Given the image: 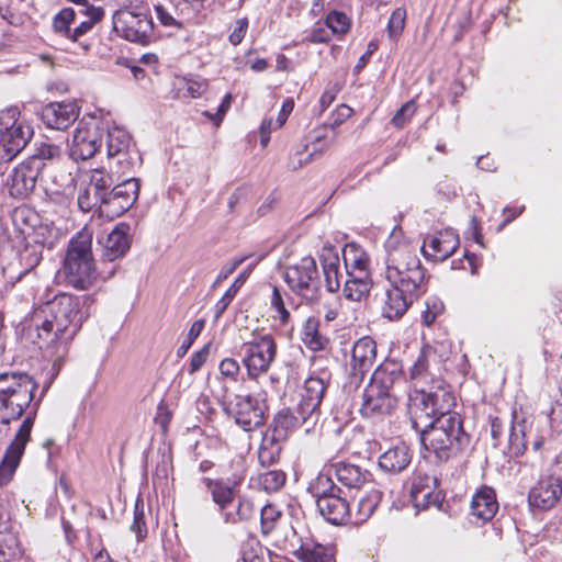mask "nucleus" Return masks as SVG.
Here are the masks:
<instances>
[{
    "label": "nucleus",
    "instance_id": "c9c22d12",
    "mask_svg": "<svg viewBox=\"0 0 562 562\" xmlns=\"http://www.w3.org/2000/svg\"><path fill=\"white\" fill-rule=\"evenodd\" d=\"M349 279L345 283L344 295L346 299L355 302L361 301L370 291V281L368 276H355L349 272Z\"/></svg>",
    "mask_w": 562,
    "mask_h": 562
},
{
    "label": "nucleus",
    "instance_id": "c03bdc74",
    "mask_svg": "<svg viewBox=\"0 0 562 562\" xmlns=\"http://www.w3.org/2000/svg\"><path fill=\"white\" fill-rule=\"evenodd\" d=\"M386 258H391L393 254L402 250L415 251V249L403 240V231L400 226H395L385 241Z\"/></svg>",
    "mask_w": 562,
    "mask_h": 562
},
{
    "label": "nucleus",
    "instance_id": "ddd939ff",
    "mask_svg": "<svg viewBox=\"0 0 562 562\" xmlns=\"http://www.w3.org/2000/svg\"><path fill=\"white\" fill-rule=\"evenodd\" d=\"M41 172L42 165L34 158H27L13 168L5 181L11 196L27 198L34 191Z\"/></svg>",
    "mask_w": 562,
    "mask_h": 562
},
{
    "label": "nucleus",
    "instance_id": "a18cd8bd",
    "mask_svg": "<svg viewBox=\"0 0 562 562\" xmlns=\"http://www.w3.org/2000/svg\"><path fill=\"white\" fill-rule=\"evenodd\" d=\"M76 12L70 8L63 9L53 21V27L56 33L69 38L71 33L70 25L75 23Z\"/></svg>",
    "mask_w": 562,
    "mask_h": 562
},
{
    "label": "nucleus",
    "instance_id": "774afa93",
    "mask_svg": "<svg viewBox=\"0 0 562 562\" xmlns=\"http://www.w3.org/2000/svg\"><path fill=\"white\" fill-rule=\"evenodd\" d=\"M281 450L267 447H259L258 459L261 465L269 467L273 464L280 457Z\"/></svg>",
    "mask_w": 562,
    "mask_h": 562
},
{
    "label": "nucleus",
    "instance_id": "c756f323",
    "mask_svg": "<svg viewBox=\"0 0 562 562\" xmlns=\"http://www.w3.org/2000/svg\"><path fill=\"white\" fill-rule=\"evenodd\" d=\"M428 395H430L431 406L435 408V417L442 416L443 414H457L452 412L456 405V397L450 386L443 380L427 387Z\"/></svg>",
    "mask_w": 562,
    "mask_h": 562
},
{
    "label": "nucleus",
    "instance_id": "393cba45",
    "mask_svg": "<svg viewBox=\"0 0 562 562\" xmlns=\"http://www.w3.org/2000/svg\"><path fill=\"white\" fill-rule=\"evenodd\" d=\"M413 458V451L404 442L390 447L380 454L378 465L386 474L395 475L405 471Z\"/></svg>",
    "mask_w": 562,
    "mask_h": 562
},
{
    "label": "nucleus",
    "instance_id": "680f3d73",
    "mask_svg": "<svg viewBox=\"0 0 562 562\" xmlns=\"http://www.w3.org/2000/svg\"><path fill=\"white\" fill-rule=\"evenodd\" d=\"M52 180L57 186V191H66L75 186V177L72 173L63 168L55 170Z\"/></svg>",
    "mask_w": 562,
    "mask_h": 562
},
{
    "label": "nucleus",
    "instance_id": "8fccbe9b",
    "mask_svg": "<svg viewBox=\"0 0 562 562\" xmlns=\"http://www.w3.org/2000/svg\"><path fill=\"white\" fill-rule=\"evenodd\" d=\"M255 514V507L251 501L247 498H239L236 513H226L225 521L229 524H236L238 521H247Z\"/></svg>",
    "mask_w": 562,
    "mask_h": 562
},
{
    "label": "nucleus",
    "instance_id": "aec40b11",
    "mask_svg": "<svg viewBox=\"0 0 562 562\" xmlns=\"http://www.w3.org/2000/svg\"><path fill=\"white\" fill-rule=\"evenodd\" d=\"M79 111L76 102H52L42 109L41 120L48 128L64 131L76 122Z\"/></svg>",
    "mask_w": 562,
    "mask_h": 562
},
{
    "label": "nucleus",
    "instance_id": "a211bd4d",
    "mask_svg": "<svg viewBox=\"0 0 562 562\" xmlns=\"http://www.w3.org/2000/svg\"><path fill=\"white\" fill-rule=\"evenodd\" d=\"M459 245V236L453 231L446 229L428 235L424 240L422 251L427 259L443 261L456 252Z\"/></svg>",
    "mask_w": 562,
    "mask_h": 562
},
{
    "label": "nucleus",
    "instance_id": "2f4dec72",
    "mask_svg": "<svg viewBox=\"0 0 562 562\" xmlns=\"http://www.w3.org/2000/svg\"><path fill=\"white\" fill-rule=\"evenodd\" d=\"M402 379V366L395 361H386L382 363L373 372L369 384L392 393L395 383Z\"/></svg>",
    "mask_w": 562,
    "mask_h": 562
},
{
    "label": "nucleus",
    "instance_id": "0e129e2a",
    "mask_svg": "<svg viewBox=\"0 0 562 562\" xmlns=\"http://www.w3.org/2000/svg\"><path fill=\"white\" fill-rule=\"evenodd\" d=\"M271 307L276 310L277 315L282 323L288 322V319L290 317V313L285 308L283 297L281 295L280 290L277 286H273V290H272Z\"/></svg>",
    "mask_w": 562,
    "mask_h": 562
},
{
    "label": "nucleus",
    "instance_id": "ea45409f",
    "mask_svg": "<svg viewBox=\"0 0 562 562\" xmlns=\"http://www.w3.org/2000/svg\"><path fill=\"white\" fill-rule=\"evenodd\" d=\"M411 499L413 502L414 507L417 508L418 510L427 509L430 506L439 508L442 502V495L441 492L438 491V488H436L435 491L426 488V491L423 490L419 493L411 495Z\"/></svg>",
    "mask_w": 562,
    "mask_h": 562
},
{
    "label": "nucleus",
    "instance_id": "6e6552de",
    "mask_svg": "<svg viewBox=\"0 0 562 562\" xmlns=\"http://www.w3.org/2000/svg\"><path fill=\"white\" fill-rule=\"evenodd\" d=\"M33 136V128L15 119V111L8 110L0 114V148L2 158L12 159L21 153Z\"/></svg>",
    "mask_w": 562,
    "mask_h": 562
},
{
    "label": "nucleus",
    "instance_id": "e2e57ef3",
    "mask_svg": "<svg viewBox=\"0 0 562 562\" xmlns=\"http://www.w3.org/2000/svg\"><path fill=\"white\" fill-rule=\"evenodd\" d=\"M509 447L514 454H522L526 450V442L524 440V430L522 427L520 429L517 426L512 427V431L509 434Z\"/></svg>",
    "mask_w": 562,
    "mask_h": 562
},
{
    "label": "nucleus",
    "instance_id": "f3484780",
    "mask_svg": "<svg viewBox=\"0 0 562 562\" xmlns=\"http://www.w3.org/2000/svg\"><path fill=\"white\" fill-rule=\"evenodd\" d=\"M342 241L335 244L329 240L325 241L318 259L323 267L325 288L328 292H337L340 288V251L344 249Z\"/></svg>",
    "mask_w": 562,
    "mask_h": 562
},
{
    "label": "nucleus",
    "instance_id": "7ed1b4c3",
    "mask_svg": "<svg viewBox=\"0 0 562 562\" xmlns=\"http://www.w3.org/2000/svg\"><path fill=\"white\" fill-rule=\"evenodd\" d=\"M419 432L425 449L432 452L438 461L457 457L469 445L459 414L438 416Z\"/></svg>",
    "mask_w": 562,
    "mask_h": 562
},
{
    "label": "nucleus",
    "instance_id": "f257e3e1",
    "mask_svg": "<svg viewBox=\"0 0 562 562\" xmlns=\"http://www.w3.org/2000/svg\"><path fill=\"white\" fill-rule=\"evenodd\" d=\"M36 389V382L26 373H0V423L8 425L11 420L19 419L29 408L31 409L0 463V487L11 480L24 453L25 446L31 439L38 406V402L33 403Z\"/></svg>",
    "mask_w": 562,
    "mask_h": 562
},
{
    "label": "nucleus",
    "instance_id": "39448f33",
    "mask_svg": "<svg viewBox=\"0 0 562 562\" xmlns=\"http://www.w3.org/2000/svg\"><path fill=\"white\" fill-rule=\"evenodd\" d=\"M315 382L316 380L313 376L306 379L304 392L296 408L297 415L289 408H283L276 414L270 428L277 432L279 439L286 440L292 431L299 427H302L306 435L313 432L316 426V416H314L316 412Z\"/></svg>",
    "mask_w": 562,
    "mask_h": 562
},
{
    "label": "nucleus",
    "instance_id": "bf43d9fd",
    "mask_svg": "<svg viewBox=\"0 0 562 562\" xmlns=\"http://www.w3.org/2000/svg\"><path fill=\"white\" fill-rule=\"evenodd\" d=\"M131 531L136 535L137 540H142L147 535V528L144 520V507L139 501L135 504L134 521L131 525Z\"/></svg>",
    "mask_w": 562,
    "mask_h": 562
},
{
    "label": "nucleus",
    "instance_id": "9d476101",
    "mask_svg": "<svg viewBox=\"0 0 562 562\" xmlns=\"http://www.w3.org/2000/svg\"><path fill=\"white\" fill-rule=\"evenodd\" d=\"M240 350L244 355L243 363L252 380L266 373L276 357V344L270 335L255 337L244 342Z\"/></svg>",
    "mask_w": 562,
    "mask_h": 562
},
{
    "label": "nucleus",
    "instance_id": "1a4fd4ad",
    "mask_svg": "<svg viewBox=\"0 0 562 562\" xmlns=\"http://www.w3.org/2000/svg\"><path fill=\"white\" fill-rule=\"evenodd\" d=\"M318 514L335 526L345 525L352 518V512L341 496V490L329 479L323 482V476H318Z\"/></svg>",
    "mask_w": 562,
    "mask_h": 562
},
{
    "label": "nucleus",
    "instance_id": "37998d69",
    "mask_svg": "<svg viewBox=\"0 0 562 562\" xmlns=\"http://www.w3.org/2000/svg\"><path fill=\"white\" fill-rule=\"evenodd\" d=\"M87 186L82 189L78 194V206L82 212H90L95 206H99L101 212H103V196L99 195L95 191Z\"/></svg>",
    "mask_w": 562,
    "mask_h": 562
},
{
    "label": "nucleus",
    "instance_id": "79ce46f5",
    "mask_svg": "<svg viewBox=\"0 0 562 562\" xmlns=\"http://www.w3.org/2000/svg\"><path fill=\"white\" fill-rule=\"evenodd\" d=\"M445 305L437 296H429L425 301V308L422 311V323L430 326L443 313Z\"/></svg>",
    "mask_w": 562,
    "mask_h": 562
},
{
    "label": "nucleus",
    "instance_id": "423d86ee",
    "mask_svg": "<svg viewBox=\"0 0 562 562\" xmlns=\"http://www.w3.org/2000/svg\"><path fill=\"white\" fill-rule=\"evenodd\" d=\"M385 278L392 286L422 295L426 291V274L415 251L402 250L385 260Z\"/></svg>",
    "mask_w": 562,
    "mask_h": 562
},
{
    "label": "nucleus",
    "instance_id": "20e7f679",
    "mask_svg": "<svg viewBox=\"0 0 562 562\" xmlns=\"http://www.w3.org/2000/svg\"><path fill=\"white\" fill-rule=\"evenodd\" d=\"M64 273L68 284L87 290L98 279V271L92 256V233L82 229L74 236L64 259Z\"/></svg>",
    "mask_w": 562,
    "mask_h": 562
},
{
    "label": "nucleus",
    "instance_id": "cd10ccee",
    "mask_svg": "<svg viewBox=\"0 0 562 562\" xmlns=\"http://www.w3.org/2000/svg\"><path fill=\"white\" fill-rule=\"evenodd\" d=\"M130 226L126 224H119L108 235L102 250V261H115L126 255L131 247L128 238Z\"/></svg>",
    "mask_w": 562,
    "mask_h": 562
},
{
    "label": "nucleus",
    "instance_id": "dca6fc26",
    "mask_svg": "<svg viewBox=\"0 0 562 562\" xmlns=\"http://www.w3.org/2000/svg\"><path fill=\"white\" fill-rule=\"evenodd\" d=\"M562 496V479L548 475L540 479L528 494L530 507L541 510L553 508Z\"/></svg>",
    "mask_w": 562,
    "mask_h": 562
},
{
    "label": "nucleus",
    "instance_id": "b1692460",
    "mask_svg": "<svg viewBox=\"0 0 562 562\" xmlns=\"http://www.w3.org/2000/svg\"><path fill=\"white\" fill-rule=\"evenodd\" d=\"M376 357L375 341L370 337H362L353 345L351 352V373L356 380H361L364 372L373 366Z\"/></svg>",
    "mask_w": 562,
    "mask_h": 562
},
{
    "label": "nucleus",
    "instance_id": "5fc2aeb1",
    "mask_svg": "<svg viewBox=\"0 0 562 562\" xmlns=\"http://www.w3.org/2000/svg\"><path fill=\"white\" fill-rule=\"evenodd\" d=\"M111 184L112 179L109 175L95 170L90 178L89 187L93 188L92 190L99 193V195L105 198L108 192L110 191L109 188L111 187Z\"/></svg>",
    "mask_w": 562,
    "mask_h": 562
},
{
    "label": "nucleus",
    "instance_id": "4d7b16f0",
    "mask_svg": "<svg viewBox=\"0 0 562 562\" xmlns=\"http://www.w3.org/2000/svg\"><path fill=\"white\" fill-rule=\"evenodd\" d=\"M438 485V480L436 476H431L425 473H417L412 482L411 495L422 492L426 488L430 491H435Z\"/></svg>",
    "mask_w": 562,
    "mask_h": 562
},
{
    "label": "nucleus",
    "instance_id": "f03ea898",
    "mask_svg": "<svg viewBox=\"0 0 562 562\" xmlns=\"http://www.w3.org/2000/svg\"><path fill=\"white\" fill-rule=\"evenodd\" d=\"M86 299L60 293L41 305L33 315L40 349L54 362L61 361L88 314L82 311Z\"/></svg>",
    "mask_w": 562,
    "mask_h": 562
},
{
    "label": "nucleus",
    "instance_id": "052dcab7",
    "mask_svg": "<svg viewBox=\"0 0 562 562\" xmlns=\"http://www.w3.org/2000/svg\"><path fill=\"white\" fill-rule=\"evenodd\" d=\"M294 554L301 562H316V542L312 538L302 540Z\"/></svg>",
    "mask_w": 562,
    "mask_h": 562
},
{
    "label": "nucleus",
    "instance_id": "e433bc0d",
    "mask_svg": "<svg viewBox=\"0 0 562 562\" xmlns=\"http://www.w3.org/2000/svg\"><path fill=\"white\" fill-rule=\"evenodd\" d=\"M380 502V493L372 491L366 496L361 497L357 504V510L352 513L350 522L355 525L367 521L378 507Z\"/></svg>",
    "mask_w": 562,
    "mask_h": 562
},
{
    "label": "nucleus",
    "instance_id": "09e8293b",
    "mask_svg": "<svg viewBox=\"0 0 562 562\" xmlns=\"http://www.w3.org/2000/svg\"><path fill=\"white\" fill-rule=\"evenodd\" d=\"M325 26L331 34H345L350 29V19L344 12L333 11L327 15Z\"/></svg>",
    "mask_w": 562,
    "mask_h": 562
},
{
    "label": "nucleus",
    "instance_id": "0eeeda50",
    "mask_svg": "<svg viewBox=\"0 0 562 562\" xmlns=\"http://www.w3.org/2000/svg\"><path fill=\"white\" fill-rule=\"evenodd\" d=\"M106 155L110 160H115L122 173L131 172L142 162V157L135 148L130 133L119 126L106 130Z\"/></svg>",
    "mask_w": 562,
    "mask_h": 562
},
{
    "label": "nucleus",
    "instance_id": "338daca9",
    "mask_svg": "<svg viewBox=\"0 0 562 562\" xmlns=\"http://www.w3.org/2000/svg\"><path fill=\"white\" fill-rule=\"evenodd\" d=\"M220 372L223 376L236 381L240 372L239 363L233 358L223 359L220 363Z\"/></svg>",
    "mask_w": 562,
    "mask_h": 562
},
{
    "label": "nucleus",
    "instance_id": "bb28decb",
    "mask_svg": "<svg viewBox=\"0 0 562 562\" xmlns=\"http://www.w3.org/2000/svg\"><path fill=\"white\" fill-rule=\"evenodd\" d=\"M21 554L15 531L9 513L0 506V562H10Z\"/></svg>",
    "mask_w": 562,
    "mask_h": 562
},
{
    "label": "nucleus",
    "instance_id": "412c9836",
    "mask_svg": "<svg viewBox=\"0 0 562 562\" xmlns=\"http://www.w3.org/2000/svg\"><path fill=\"white\" fill-rule=\"evenodd\" d=\"M236 424L246 431H251L265 422L263 408L259 402L247 396H236V402L231 409Z\"/></svg>",
    "mask_w": 562,
    "mask_h": 562
},
{
    "label": "nucleus",
    "instance_id": "4be33fe9",
    "mask_svg": "<svg viewBox=\"0 0 562 562\" xmlns=\"http://www.w3.org/2000/svg\"><path fill=\"white\" fill-rule=\"evenodd\" d=\"M408 413L412 426L416 431H422L435 417V408L431 406L427 387H415L408 395Z\"/></svg>",
    "mask_w": 562,
    "mask_h": 562
},
{
    "label": "nucleus",
    "instance_id": "c85d7f7f",
    "mask_svg": "<svg viewBox=\"0 0 562 562\" xmlns=\"http://www.w3.org/2000/svg\"><path fill=\"white\" fill-rule=\"evenodd\" d=\"M418 296V294L408 293L404 289L392 286L385 292L382 315L391 321L401 318Z\"/></svg>",
    "mask_w": 562,
    "mask_h": 562
},
{
    "label": "nucleus",
    "instance_id": "5701e85b",
    "mask_svg": "<svg viewBox=\"0 0 562 562\" xmlns=\"http://www.w3.org/2000/svg\"><path fill=\"white\" fill-rule=\"evenodd\" d=\"M367 475L368 472L360 467L345 462L325 465L318 473V476H323V482H326V479L334 482L333 476H335L341 484L350 488H359L367 481Z\"/></svg>",
    "mask_w": 562,
    "mask_h": 562
},
{
    "label": "nucleus",
    "instance_id": "a19ab883",
    "mask_svg": "<svg viewBox=\"0 0 562 562\" xmlns=\"http://www.w3.org/2000/svg\"><path fill=\"white\" fill-rule=\"evenodd\" d=\"M42 260L41 252L33 246H26L19 252V262L23 267L18 272L16 280L22 279L23 276L32 271Z\"/></svg>",
    "mask_w": 562,
    "mask_h": 562
},
{
    "label": "nucleus",
    "instance_id": "69168bd1",
    "mask_svg": "<svg viewBox=\"0 0 562 562\" xmlns=\"http://www.w3.org/2000/svg\"><path fill=\"white\" fill-rule=\"evenodd\" d=\"M248 24L249 22L247 18L238 19L235 22L234 29L228 35V41L232 45L236 46L241 43L247 33Z\"/></svg>",
    "mask_w": 562,
    "mask_h": 562
},
{
    "label": "nucleus",
    "instance_id": "f8f14e48",
    "mask_svg": "<svg viewBox=\"0 0 562 562\" xmlns=\"http://www.w3.org/2000/svg\"><path fill=\"white\" fill-rule=\"evenodd\" d=\"M103 128L94 117L79 123L72 137L70 156L74 160H87L95 155L102 146Z\"/></svg>",
    "mask_w": 562,
    "mask_h": 562
},
{
    "label": "nucleus",
    "instance_id": "6ab92c4d",
    "mask_svg": "<svg viewBox=\"0 0 562 562\" xmlns=\"http://www.w3.org/2000/svg\"><path fill=\"white\" fill-rule=\"evenodd\" d=\"M396 404L397 400L393 393H386L378 386L368 384L362 394L360 413L363 417L389 415Z\"/></svg>",
    "mask_w": 562,
    "mask_h": 562
},
{
    "label": "nucleus",
    "instance_id": "72a5a7b5",
    "mask_svg": "<svg viewBox=\"0 0 562 562\" xmlns=\"http://www.w3.org/2000/svg\"><path fill=\"white\" fill-rule=\"evenodd\" d=\"M202 482L221 510H224L233 503L235 498L233 486L226 484L223 480H212L209 477H203Z\"/></svg>",
    "mask_w": 562,
    "mask_h": 562
},
{
    "label": "nucleus",
    "instance_id": "3c124183",
    "mask_svg": "<svg viewBox=\"0 0 562 562\" xmlns=\"http://www.w3.org/2000/svg\"><path fill=\"white\" fill-rule=\"evenodd\" d=\"M60 155L61 149L58 145L50 143H42L40 146L36 147L35 153L29 158L40 160L43 170L45 167L44 160H54L59 158Z\"/></svg>",
    "mask_w": 562,
    "mask_h": 562
},
{
    "label": "nucleus",
    "instance_id": "f704fd0d",
    "mask_svg": "<svg viewBox=\"0 0 562 562\" xmlns=\"http://www.w3.org/2000/svg\"><path fill=\"white\" fill-rule=\"evenodd\" d=\"M79 12L82 14L86 13L89 16V19L80 22L79 25H77L71 31L69 38L74 43H78L83 52H87L89 49V44L86 42H80L79 38L82 35H85L88 31H90L97 22L101 21V19L104 15V11L101 8L89 7L86 9H80Z\"/></svg>",
    "mask_w": 562,
    "mask_h": 562
},
{
    "label": "nucleus",
    "instance_id": "58836bf2",
    "mask_svg": "<svg viewBox=\"0 0 562 562\" xmlns=\"http://www.w3.org/2000/svg\"><path fill=\"white\" fill-rule=\"evenodd\" d=\"M154 10L156 12L157 19L161 25L166 27H173L177 30H182L184 27L183 22L179 18L177 10L172 8L171 4H162L158 3L154 5Z\"/></svg>",
    "mask_w": 562,
    "mask_h": 562
},
{
    "label": "nucleus",
    "instance_id": "49530a36",
    "mask_svg": "<svg viewBox=\"0 0 562 562\" xmlns=\"http://www.w3.org/2000/svg\"><path fill=\"white\" fill-rule=\"evenodd\" d=\"M406 16L407 13L404 8H396L392 12L386 26L387 35L391 40H397L402 35L406 23Z\"/></svg>",
    "mask_w": 562,
    "mask_h": 562
},
{
    "label": "nucleus",
    "instance_id": "9b49d317",
    "mask_svg": "<svg viewBox=\"0 0 562 562\" xmlns=\"http://www.w3.org/2000/svg\"><path fill=\"white\" fill-rule=\"evenodd\" d=\"M113 30L130 42L148 44L154 35L151 19L142 12L119 10L113 15Z\"/></svg>",
    "mask_w": 562,
    "mask_h": 562
},
{
    "label": "nucleus",
    "instance_id": "4468645a",
    "mask_svg": "<svg viewBox=\"0 0 562 562\" xmlns=\"http://www.w3.org/2000/svg\"><path fill=\"white\" fill-rule=\"evenodd\" d=\"M139 182L136 178H128L113 187L103 198V213L116 217L130 210L137 201Z\"/></svg>",
    "mask_w": 562,
    "mask_h": 562
},
{
    "label": "nucleus",
    "instance_id": "7c9ffc66",
    "mask_svg": "<svg viewBox=\"0 0 562 562\" xmlns=\"http://www.w3.org/2000/svg\"><path fill=\"white\" fill-rule=\"evenodd\" d=\"M498 509V503L493 488L484 486L479 490L471 502V510L474 516L483 521L491 520Z\"/></svg>",
    "mask_w": 562,
    "mask_h": 562
},
{
    "label": "nucleus",
    "instance_id": "2eb2a0df",
    "mask_svg": "<svg viewBox=\"0 0 562 562\" xmlns=\"http://www.w3.org/2000/svg\"><path fill=\"white\" fill-rule=\"evenodd\" d=\"M316 268L313 258H305L300 266L286 272L289 285L302 297L313 302L316 299Z\"/></svg>",
    "mask_w": 562,
    "mask_h": 562
},
{
    "label": "nucleus",
    "instance_id": "473e14b6",
    "mask_svg": "<svg viewBox=\"0 0 562 562\" xmlns=\"http://www.w3.org/2000/svg\"><path fill=\"white\" fill-rule=\"evenodd\" d=\"M263 259V256H259L256 261L248 265V267L238 274L233 284L226 290L224 295L217 301L215 304V318H220L228 305L232 303L233 299L237 294L240 286L246 282L249 278L250 273L258 265L259 261Z\"/></svg>",
    "mask_w": 562,
    "mask_h": 562
},
{
    "label": "nucleus",
    "instance_id": "4c0bfd02",
    "mask_svg": "<svg viewBox=\"0 0 562 562\" xmlns=\"http://www.w3.org/2000/svg\"><path fill=\"white\" fill-rule=\"evenodd\" d=\"M283 514L280 508L273 504H267L260 510V525L263 536L271 533L278 526Z\"/></svg>",
    "mask_w": 562,
    "mask_h": 562
},
{
    "label": "nucleus",
    "instance_id": "603ef678",
    "mask_svg": "<svg viewBox=\"0 0 562 562\" xmlns=\"http://www.w3.org/2000/svg\"><path fill=\"white\" fill-rule=\"evenodd\" d=\"M285 474L279 470H271L260 475V484L268 492H276L283 486Z\"/></svg>",
    "mask_w": 562,
    "mask_h": 562
},
{
    "label": "nucleus",
    "instance_id": "13d9d810",
    "mask_svg": "<svg viewBox=\"0 0 562 562\" xmlns=\"http://www.w3.org/2000/svg\"><path fill=\"white\" fill-rule=\"evenodd\" d=\"M416 112V104L413 100L404 103L394 114L392 123L395 127L401 128L406 125Z\"/></svg>",
    "mask_w": 562,
    "mask_h": 562
},
{
    "label": "nucleus",
    "instance_id": "a878e982",
    "mask_svg": "<svg viewBox=\"0 0 562 562\" xmlns=\"http://www.w3.org/2000/svg\"><path fill=\"white\" fill-rule=\"evenodd\" d=\"M432 363H436V355L431 348H423L411 369V380L415 387H428L441 381L437 378Z\"/></svg>",
    "mask_w": 562,
    "mask_h": 562
},
{
    "label": "nucleus",
    "instance_id": "de8ad7c7",
    "mask_svg": "<svg viewBox=\"0 0 562 562\" xmlns=\"http://www.w3.org/2000/svg\"><path fill=\"white\" fill-rule=\"evenodd\" d=\"M207 89V82L204 79H187L183 78L179 81L178 91L183 97L199 98Z\"/></svg>",
    "mask_w": 562,
    "mask_h": 562
},
{
    "label": "nucleus",
    "instance_id": "6e6d98bb",
    "mask_svg": "<svg viewBox=\"0 0 562 562\" xmlns=\"http://www.w3.org/2000/svg\"><path fill=\"white\" fill-rule=\"evenodd\" d=\"M204 321L203 319H198L195 321L190 329H189V333H188V336L187 338L182 341L181 346L178 348L177 350V356L179 358H182L187 352L188 350L191 348L193 341L200 336V334L202 333L203 328H204Z\"/></svg>",
    "mask_w": 562,
    "mask_h": 562
},
{
    "label": "nucleus",
    "instance_id": "864d4df0",
    "mask_svg": "<svg viewBox=\"0 0 562 562\" xmlns=\"http://www.w3.org/2000/svg\"><path fill=\"white\" fill-rule=\"evenodd\" d=\"M301 339L306 348L312 351L311 359H315L316 352V318L308 317L303 326Z\"/></svg>",
    "mask_w": 562,
    "mask_h": 562
}]
</instances>
